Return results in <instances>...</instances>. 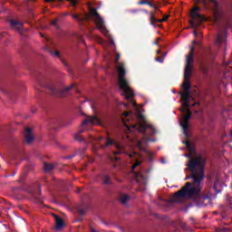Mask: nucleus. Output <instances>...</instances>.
Segmentation results:
<instances>
[{"label":"nucleus","mask_w":232,"mask_h":232,"mask_svg":"<svg viewBox=\"0 0 232 232\" xmlns=\"http://www.w3.org/2000/svg\"><path fill=\"white\" fill-rule=\"evenodd\" d=\"M213 197V194L211 192H205L203 195H201V200H209Z\"/></svg>","instance_id":"4468645a"},{"label":"nucleus","mask_w":232,"mask_h":232,"mask_svg":"<svg viewBox=\"0 0 232 232\" xmlns=\"http://www.w3.org/2000/svg\"><path fill=\"white\" fill-rule=\"evenodd\" d=\"M220 231H222V232H227V231H229V227H221V228H218V229L217 230V232H220Z\"/></svg>","instance_id":"aec40b11"},{"label":"nucleus","mask_w":232,"mask_h":232,"mask_svg":"<svg viewBox=\"0 0 232 232\" xmlns=\"http://www.w3.org/2000/svg\"><path fill=\"white\" fill-rule=\"evenodd\" d=\"M10 24L12 28H15L17 32H21V30H23V26H24L23 22H19L17 20H10Z\"/></svg>","instance_id":"1a4fd4ad"},{"label":"nucleus","mask_w":232,"mask_h":232,"mask_svg":"<svg viewBox=\"0 0 232 232\" xmlns=\"http://www.w3.org/2000/svg\"><path fill=\"white\" fill-rule=\"evenodd\" d=\"M47 3H53L55 0H45ZM58 1H63V0H58Z\"/></svg>","instance_id":"c85d7f7f"},{"label":"nucleus","mask_w":232,"mask_h":232,"mask_svg":"<svg viewBox=\"0 0 232 232\" xmlns=\"http://www.w3.org/2000/svg\"><path fill=\"white\" fill-rule=\"evenodd\" d=\"M185 146L187 147V150L189 151L188 154H185V157L189 159L188 160H193L195 159H198V157L193 158L192 153H195V147L189 142V140L184 141Z\"/></svg>","instance_id":"0eeeda50"},{"label":"nucleus","mask_w":232,"mask_h":232,"mask_svg":"<svg viewBox=\"0 0 232 232\" xmlns=\"http://www.w3.org/2000/svg\"><path fill=\"white\" fill-rule=\"evenodd\" d=\"M227 28H229V23H227L224 27H219L214 41V45L218 48H221V46H224V44H226V35Z\"/></svg>","instance_id":"39448f33"},{"label":"nucleus","mask_w":232,"mask_h":232,"mask_svg":"<svg viewBox=\"0 0 232 232\" xmlns=\"http://www.w3.org/2000/svg\"><path fill=\"white\" fill-rule=\"evenodd\" d=\"M157 41H160V38H158Z\"/></svg>","instance_id":"4c0bfd02"},{"label":"nucleus","mask_w":232,"mask_h":232,"mask_svg":"<svg viewBox=\"0 0 232 232\" xmlns=\"http://www.w3.org/2000/svg\"><path fill=\"white\" fill-rule=\"evenodd\" d=\"M190 15L194 21L190 22L192 28H195L196 24L202 23V21H206V18L200 14V7L194 6L190 12Z\"/></svg>","instance_id":"423d86ee"},{"label":"nucleus","mask_w":232,"mask_h":232,"mask_svg":"<svg viewBox=\"0 0 232 232\" xmlns=\"http://www.w3.org/2000/svg\"><path fill=\"white\" fill-rule=\"evenodd\" d=\"M103 184H111L110 176L103 177Z\"/></svg>","instance_id":"a211bd4d"},{"label":"nucleus","mask_w":232,"mask_h":232,"mask_svg":"<svg viewBox=\"0 0 232 232\" xmlns=\"http://www.w3.org/2000/svg\"><path fill=\"white\" fill-rule=\"evenodd\" d=\"M194 36L198 37V33H197V31L194 32Z\"/></svg>","instance_id":"7c9ffc66"},{"label":"nucleus","mask_w":232,"mask_h":232,"mask_svg":"<svg viewBox=\"0 0 232 232\" xmlns=\"http://www.w3.org/2000/svg\"><path fill=\"white\" fill-rule=\"evenodd\" d=\"M67 1H70L71 5H72V6L77 5V0H67Z\"/></svg>","instance_id":"412c9836"},{"label":"nucleus","mask_w":232,"mask_h":232,"mask_svg":"<svg viewBox=\"0 0 232 232\" xmlns=\"http://www.w3.org/2000/svg\"><path fill=\"white\" fill-rule=\"evenodd\" d=\"M155 44H159V41L155 42Z\"/></svg>","instance_id":"c9c22d12"},{"label":"nucleus","mask_w":232,"mask_h":232,"mask_svg":"<svg viewBox=\"0 0 232 232\" xmlns=\"http://www.w3.org/2000/svg\"><path fill=\"white\" fill-rule=\"evenodd\" d=\"M195 44L200 45V43L197 41L192 42V45L190 46V52L187 55V62L185 66L184 72V82L182 84L183 92H179L181 97V113H185L182 117V121H179V125L183 130V135L185 137H189V120L191 119V111L189 108H194V106H198V102H195V98L191 95L189 90H191V82H189V78L191 77V73L193 72V61L195 59Z\"/></svg>","instance_id":"f03ea898"},{"label":"nucleus","mask_w":232,"mask_h":232,"mask_svg":"<svg viewBox=\"0 0 232 232\" xmlns=\"http://www.w3.org/2000/svg\"><path fill=\"white\" fill-rule=\"evenodd\" d=\"M157 63H164V58L156 57Z\"/></svg>","instance_id":"4be33fe9"},{"label":"nucleus","mask_w":232,"mask_h":232,"mask_svg":"<svg viewBox=\"0 0 232 232\" xmlns=\"http://www.w3.org/2000/svg\"><path fill=\"white\" fill-rule=\"evenodd\" d=\"M80 215H86V210L80 208L79 210Z\"/></svg>","instance_id":"5701e85b"},{"label":"nucleus","mask_w":232,"mask_h":232,"mask_svg":"<svg viewBox=\"0 0 232 232\" xmlns=\"http://www.w3.org/2000/svg\"><path fill=\"white\" fill-rule=\"evenodd\" d=\"M216 192H217V193H219V192H220V190H216Z\"/></svg>","instance_id":"e433bc0d"},{"label":"nucleus","mask_w":232,"mask_h":232,"mask_svg":"<svg viewBox=\"0 0 232 232\" xmlns=\"http://www.w3.org/2000/svg\"><path fill=\"white\" fill-rule=\"evenodd\" d=\"M139 5H148V1L141 0V1L139 2Z\"/></svg>","instance_id":"bb28decb"},{"label":"nucleus","mask_w":232,"mask_h":232,"mask_svg":"<svg viewBox=\"0 0 232 232\" xmlns=\"http://www.w3.org/2000/svg\"><path fill=\"white\" fill-rule=\"evenodd\" d=\"M97 41L100 44H102V46H104L105 44L104 40L101 38V36H97Z\"/></svg>","instance_id":"6ab92c4d"},{"label":"nucleus","mask_w":232,"mask_h":232,"mask_svg":"<svg viewBox=\"0 0 232 232\" xmlns=\"http://www.w3.org/2000/svg\"><path fill=\"white\" fill-rule=\"evenodd\" d=\"M230 138H231V141H232V130L230 131Z\"/></svg>","instance_id":"72a5a7b5"},{"label":"nucleus","mask_w":232,"mask_h":232,"mask_svg":"<svg viewBox=\"0 0 232 232\" xmlns=\"http://www.w3.org/2000/svg\"><path fill=\"white\" fill-rule=\"evenodd\" d=\"M50 90L53 92V93H57V92H59L57 89H55V87H50Z\"/></svg>","instance_id":"393cba45"},{"label":"nucleus","mask_w":232,"mask_h":232,"mask_svg":"<svg viewBox=\"0 0 232 232\" xmlns=\"http://www.w3.org/2000/svg\"><path fill=\"white\" fill-rule=\"evenodd\" d=\"M157 53H158V55H160V50H158V51H157Z\"/></svg>","instance_id":"473e14b6"},{"label":"nucleus","mask_w":232,"mask_h":232,"mask_svg":"<svg viewBox=\"0 0 232 232\" xmlns=\"http://www.w3.org/2000/svg\"><path fill=\"white\" fill-rule=\"evenodd\" d=\"M72 88H73V86L65 87L63 91L60 92V93H59L60 97H65L67 92H70V90H72Z\"/></svg>","instance_id":"ddd939ff"},{"label":"nucleus","mask_w":232,"mask_h":232,"mask_svg":"<svg viewBox=\"0 0 232 232\" xmlns=\"http://www.w3.org/2000/svg\"><path fill=\"white\" fill-rule=\"evenodd\" d=\"M214 189H217V183L214 184Z\"/></svg>","instance_id":"2f4dec72"},{"label":"nucleus","mask_w":232,"mask_h":232,"mask_svg":"<svg viewBox=\"0 0 232 232\" xmlns=\"http://www.w3.org/2000/svg\"><path fill=\"white\" fill-rule=\"evenodd\" d=\"M160 162H161V164H166V160L161 159V160H160Z\"/></svg>","instance_id":"c756f323"},{"label":"nucleus","mask_w":232,"mask_h":232,"mask_svg":"<svg viewBox=\"0 0 232 232\" xmlns=\"http://www.w3.org/2000/svg\"><path fill=\"white\" fill-rule=\"evenodd\" d=\"M164 21H168V16L164 17L163 19H159L158 23H164Z\"/></svg>","instance_id":"b1692460"},{"label":"nucleus","mask_w":232,"mask_h":232,"mask_svg":"<svg viewBox=\"0 0 232 232\" xmlns=\"http://www.w3.org/2000/svg\"><path fill=\"white\" fill-rule=\"evenodd\" d=\"M91 17L96 25L97 30H99L106 38L109 46H115V43L113 42V38L111 34H110V31L106 28L104 24V20L101 17V14L97 13V9L91 8L90 14H72V19L78 21V23H82V21H88V18Z\"/></svg>","instance_id":"7ed1b4c3"},{"label":"nucleus","mask_w":232,"mask_h":232,"mask_svg":"<svg viewBox=\"0 0 232 232\" xmlns=\"http://www.w3.org/2000/svg\"><path fill=\"white\" fill-rule=\"evenodd\" d=\"M53 217L55 218V222H56V229H63V227H64V221L63 220V218H61V217L53 214Z\"/></svg>","instance_id":"9d476101"},{"label":"nucleus","mask_w":232,"mask_h":232,"mask_svg":"<svg viewBox=\"0 0 232 232\" xmlns=\"http://www.w3.org/2000/svg\"><path fill=\"white\" fill-rule=\"evenodd\" d=\"M53 168H55V165H53V163H44V171H52Z\"/></svg>","instance_id":"9b49d317"},{"label":"nucleus","mask_w":232,"mask_h":232,"mask_svg":"<svg viewBox=\"0 0 232 232\" xmlns=\"http://www.w3.org/2000/svg\"><path fill=\"white\" fill-rule=\"evenodd\" d=\"M155 23H159V19L155 18V15H150V24L154 26V28H157Z\"/></svg>","instance_id":"dca6fc26"},{"label":"nucleus","mask_w":232,"mask_h":232,"mask_svg":"<svg viewBox=\"0 0 232 232\" xmlns=\"http://www.w3.org/2000/svg\"><path fill=\"white\" fill-rule=\"evenodd\" d=\"M51 124H59V121L57 120L51 121Z\"/></svg>","instance_id":"cd10ccee"},{"label":"nucleus","mask_w":232,"mask_h":232,"mask_svg":"<svg viewBox=\"0 0 232 232\" xmlns=\"http://www.w3.org/2000/svg\"><path fill=\"white\" fill-rule=\"evenodd\" d=\"M147 5H149V6H150L151 8H156V9H157V7L155 6V5H153L151 2H149V1H148Z\"/></svg>","instance_id":"a878e982"},{"label":"nucleus","mask_w":232,"mask_h":232,"mask_svg":"<svg viewBox=\"0 0 232 232\" xmlns=\"http://www.w3.org/2000/svg\"><path fill=\"white\" fill-rule=\"evenodd\" d=\"M173 92V93H176V92L175 91H172Z\"/></svg>","instance_id":"a19ab883"},{"label":"nucleus","mask_w":232,"mask_h":232,"mask_svg":"<svg viewBox=\"0 0 232 232\" xmlns=\"http://www.w3.org/2000/svg\"><path fill=\"white\" fill-rule=\"evenodd\" d=\"M128 200H130V196H128V195H125V196L121 197V202L124 206H126V204L128 203Z\"/></svg>","instance_id":"f3484780"},{"label":"nucleus","mask_w":232,"mask_h":232,"mask_svg":"<svg viewBox=\"0 0 232 232\" xmlns=\"http://www.w3.org/2000/svg\"><path fill=\"white\" fill-rule=\"evenodd\" d=\"M95 124H101V120L97 118V116H88L82 123V130L78 131L74 135V139L79 140L80 142H84L85 144H92L93 140H97V142H101L102 137H93L89 135V138H82L81 137V133H84L86 131V126H95Z\"/></svg>","instance_id":"20e7f679"},{"label":"nucleus","mask_w":232,"mask_h":232,"mask_svg":"<svg viewBox=\"0 0 232 232\" xmlns=\"http://www.w3.org/2000/svg\"><path fill=\"white\" fill-rule=\"evenodd\" d=\"M44 50H47V52H49V53H50L51 55H53V57H59V55H60V53H59L58 51L53 52V51L50 50V47H48V46H46V47L44 48Z\"/></svg>","instance_id":"2eb2a0df"},{"label":"nucleus","mask_w":232,"mask_h":232,"mask_svg":"<svg viewBox=\"0 0 232 232\" xmlns=\"http://www.w3.org/2000/svg\"><path fill=\"white\" fill-rule=\"evenodd\" d=\"M140 170H146L145 169H140Z\"/></svg>","instance_id":"58836bf2"},{"label":"nucleus","mask_w":232,"mask_h":232,"mask_svg":"<svg viewBox=\"0 0 232 232\" xmlns=\"http://www.w3.org/2000/svg\"><path fill=\"white\" fill-rule=\"evenodd\" d=\"M166 55H168V53H165L163 57H166Z\"/></svg>","instance_id":"f704fd0d"},{"label":"nucleus","mask_w":232,"mask_h":232,"mask_svg":"<svg viewBox=\"0 0 232 232\" xmlns=\"http://www.w3.org/2000/svg\"><path fill=\"white\" fill-rule=\"evenodd\" d=\"M24 139H25V142L27 144H30V142H32L34 139V134L32 133V129L30 128H25L24 130Z\"/></svg>","instance_id":"6e6552de"},{"label":"nucleus","mask_w":232,"mask_h":232,"mask_svg":"<svg viewBox=\"0 0 232 232\" xmlns=\"http://www.w3.org/2000/svg\"><path fill=\"white\" fill-rule=\"evenodd\" d=\"M198 5H204V6H209V3H213L214 0H195Z\"/></svg>","instance_id":"f8f14e48"},{"label":"nucleus","mask_w":232,"mask_h":232,"mask_svg":"<svg viewBox=\"0 0 232 232\" xmlns=\"http://www.w3.org/2000/svg\"><path fill=\"white\" fill-rule=\"evenodd\" d=\"M53 24H55V22H53Z\"/></svg>","instance_id":"ea45409f"},{"label":"nucleus","mask_w":232,"mask_h":232,"mask_svg":"<svg viewBox=\"0 0 232 232\" xmlns=\"http://www.w3.org/2000/svg\"><path fill=\"white\" fill-rule=\"evenodd\" d=\"M187 169L190 173L185 178V180L192 179V182H187L185 186L172 197V202L178 204H184L186 200L198 197L202 190V181L206 175L204 174V168L206 167V160L202 156H198L195 160H190L186 164Z\"/></svg>","instance_id":"f257e3e1"}]
</instances>
